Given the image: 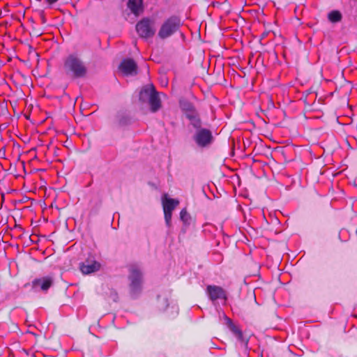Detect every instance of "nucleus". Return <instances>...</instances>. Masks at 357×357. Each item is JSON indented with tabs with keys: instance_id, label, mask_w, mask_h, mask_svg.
I'll use <instances>...</instances> for the list:
<instances>
[{
	"instance_id": "obj_1",
	"label": "nucleus",
	"mask_w": 357,
	"mask_h": 357,
	"mask_svg": "<svg viewBox=\"0 0 357 357\" xmlns=\"http://www.w3.org/2000/svg\"><path fill=\"white\" fill-rule=\"evenodd\" d=\"M63 70L68 77L73 79L85 77L88 73L84 62L76 54H69L65 59Z\"/></svg>"
},
{
	"instance_id": "obj_2",
	"label": "nucleus",
	"mask_w": 357,
	"mask_h": 357,
	"mask_svg": "<svg viewBox=\"0 0 357 357\" xmlns=\"http://www.w3.org/2000/svg\"><path fill=\"white\" fill-rule=\"evenodd\" d=\"M182 25L183 22L179 16L172 15L165 19L161 24L158 36L162 40L167 39L177 32H180Z\"/></svg>"
},
{
	"instance_id": "obj_3",
	"label": "nucleus",
	"mask_w": 357,
	"mask_h": 357,
	"mask_svg": "<svg viewBox=\"0 0 357 357\" xmlns=\"http://www.w3.org/2000/svg\"><path fill=\"white\" fill-rule=\"evenodd\" d=\"M149 98L150 109L152 112H156L161 107V100L155 87L151 84L144 87L139 92V100L144 102Z\"/></svg>"
},
{
	"instance_id": "obj_4",
	"label": "nucleus",
	"mask_w": 357,
	"mask_h": 357,
	"mask_svg": "<svg viewBox=\"0 0 357 357\" xmlns=\"http://www.w3.org/2000/svg\"><path fill=\"white\" fill-rule=\"evenodd\" d=\"M128 279L130 294L133 297H135L141 292L142 287V273L138 266L132 265L130 266Z\"/></svg>"
},
{
	"instance_id": "obj_5",
	"label": "nucleus",
	"mask_w": 357,
	"mask_h": 357,
	"mask_svg": "<svg viewBox=\"0 0 357 357\" xmlns=\"http://www.w3.org/2000/svg\"><path fill=\"white\" fill-rule=\"evenodd\" d=\"M136 31L142 38H150L155 33V20L150 17H143L136 24Z\"/></svg>"
},
{
	"instance_id": "obj_6",
	"label": "nucleus",
	"mask_w": 357,
	"mask_h": 357,
	"mask_svg": "<svg viewBox=\"0 0 357 357\" xmlns=\"http://www.w3.org/2000/svg\"><path fill=\"white\" fill-rule=\"evenodd\" d=\"M162 204L164 211V217L167 226L169 227L172 222V211L179 204V201L168 197L167 194H164L162 197Z\"/></svg>"
},
{
	"instance_id": "obj_7",
	"label": "nucleus",
	"mask_w": 357,
	"mask_h": 357,
	"mask_svg": "<svg viewBox=\"0 0 357 357\" xmlns=\"http://www.w3.org/2000/svg\"><path fill=\"white\" fill-rule=\"evenodd\" d=\"M132 123V119L128 113L125 110L116 112L112 122V128L117 130L129 126Z\"/></svg>"
},
{
	"instance_id": "obj_8",
	"label": "nucleus",
	"mask_w": 357,
	"mask_h": 357,
	"mask_svg": "<svg viewBox=\"0 0 357 357\" xmlns=\"http://www.w3.org/2000/svg\"><path fill=\"white\" fill-rule=\"evenodd\" d=\"M194 139L199 146L205 147L212 142L213 135L209 130L202 128L197 130Z\"/></svg>"
},
{
	"instance_id": "obj_9",
	"label": "nucleus",
	"mask_w": 357,
	"mask_h": 357,
	"mask_svg": "<svg viewBox=\"0 0 357 357\" xmlns=\"http://www.w3.org/2000/svg\"><path fill=\"white\" fill-rule=\"evenodd\" d=\"M218 313L220 319L222 318L224 319L225 324L236 337L238 340L247 344L248 341L244 340L242 331L236 326L234 324L232 320L230 318H229L223 311H219Z\"/></svg>"
},
{
	"instance_id": "obj_10",
	"label": "nucleus",
	"mask_w": 357,
	"mask_h": 357,
	"mask_svg": "<svg viewBox=\"0 0 357 357\" xmlns=\"http://www.w3.org/2000/svg\"><path fill=\"white\" fill-rule=\"evenodd\" d=\"M119 68L125 75H136L137 74V65L132 59H123Z\"/></svg>"
},
{
	"instance_id": "obj_11",
	"label": "nucleus",
	"mask_w": 357,
	"mask_h": 357,
	"mask_svg": "<svg viewBox=\"0 0 357 357\" xmlns=\"http://www.w3.org/2000/svg\"><path fill=\"white\" fill-rule=\"evenodd\" d=\"M206 293L209 297V298L215 302L217 300H223L225 301L227 300V294L225 291L220 287L215 285H208L206 287Z\"/></svg>"
},
{
	"instance_id": "obj_12",
	"label": "nucleus",
	"mask_w": 357,
	"mask_h": 357,
	"mask_svg": "<svg viewBox=\"0 0 357 357\" xmlns=\"http://www.w3.org/2000/svg\"><path fill=\"white\" fill-rule=\"evenodd\" d=\"M52 278L50 277L35 279L32 282V287L36 291L39 289L47 291L52 286Z\"/></svg>"
},
{
	"instance_id": "obj_13",
	"label": "nucleus",
	"mask_w": 357,
	"mask_h": 357,
	"mask_svg": "<svg viewBox=\"0 0 357 357\" xmlns=\"http://www.w3.org/2000/svg\"><path fill=\"white\" fill-rule=\"evenodd\" d=\"M101 265L96 261L86 260L80 266V270L83 274H91L100 270Z\"/></svg>"
},
{
	"instance_id": "obj_14",
	"label": "nucleus",
	"mask_w": 357,
	"mask_h": 357,
	"mask_svg": "<svg viewBox=\"0 0 357 357\" xmlns=\"http://www.w3.org/2000/svg\"><path fill=\"white\" fill-rule=\"evenodd\" d=\"M127 7L131 13L137 17L144 10L143 0H128Z\"/></svg>"
},
{
	"instance_id": "obj_15",
	"label": "nucleus",
	"mask_w": 357,
	"mask_h": 357,
	"mask_svg": "<svg viewBox=\"0 0 357 357\" xmlns=\"http://www.w3.org/2000/svg\"><path fill=\"white\" fill-rule=\"evenodd\" d=\"M180 105L187 118L191 115H193V114L197 113V111L196 110L194 105L191 102H190L187 100L181 102Z\"/></svg>"
},
{
	"instance_id": "obj_16",
	"label": "nucleus",
	"mask_w": 357,
	"mask_h": 357,
	"mask_svg": "<svg viewBox=\"0 0 357 357\" xmlns=\"http://www.w3.org/2000/svg\"><path fill=\"white\" fill-rule=\"evenodd\" d=\"M264 156H271L273 155H284L287 154L284 147L278 146L273 149H271L269 147H266L264 149V153H262Z\"/></svg>"
},
{
	"instance_id": "obj_17",
	"label": "nucleus",
	"mask_w": 357,
	"mask_h": 357,
	"mask_svg": "<svg viewBox=\"0 0 357 357\" xmlns=\"http://www.w3.org/2000/svg\"><path fill=\"white\" fill-rule=\"evenodd\" d=\"M328 20L331 23H337L342 21V15L340 11L337 10H333L328 13Z\"/></svg>"
},
{
	"instance_id": "obj_18",
	"label": "nucleus",
	"mask_w": 357,
	"mask_h": 357,
	"mask_svg": "<svg viewBox=\"0 0 357 357\" xmlns=\"http://www.w3.org/2000/svg\"><path fill=\"white\" fill-rule=\"evenodd\" d=\"M190 121L191 125L197 129H199L202 126V121L199 118L198 112L188 117Z\"/></svg>"
},
{
	"instance_id": "obj_19",
	"label": "nucleus",
	"mask_w": 357,
	"mask_h": 357,
	"mask_svg": "<svg viewBox=\"0 0 357 357\" xmlns=\"http://www.w3.org/2000/svg\"><path fill=\"white\" fill-rule=\"evenodd\" d=\"M169 306L168 300L165 297H158V307L160 310H166Z\"/></svg>"
},
{
	"instance_id": "obj_20",
	"label": "nucleus",
	"mask_w": 357,
	"mask_h": 357,
	"mask_svg": "<svg viewBox=\"0 0 357 357\" xmlns=\"http://www.w3.org/2000/svg\"><path fill=\"white\" fill-rule=\"evenodd\" d=\"M180 218L185 225H188L190 222V216L187 212L185 208H183L180 212Z\"/></svg>"
},
{
	"instance_id": "obj_21",
	"label": "nucleus",
	"mask_w": 357,
	"mask_h": 357,
	"mask_svg": "<svg viewBox=\"0 0 357 357\" xmlns=\"http://www.w3.org/2000/svg\"><path fill=\"white\" fill-rule=\"evenodd\" d=\"M167 310V314H169V317H174L178 314V307L176 305H172Z\"/></svg>"
},
{
	"instance_id": "obj_22",
	"label": "nucleus",
	"mask_w": 357,
	"mask_h": 357,
	"mask_svg": "<svg viewBox=\"0 0 357 357\" xmlns=\"http://www.w3.org/2000/svg\"><path fill=\"white\" fill-rule=\"evenodd\" d=\"M20 158H18L17 165L18 166L19 168H22L23 170L25 171V163H24V161L20 160Z\"/></svg>"
},
{
	"instance_id": "obj_23",
	"label": "nucleus",
	"mask_w": 357,
	"mask_h": 357,
	"mask_svg": "<svg viewBox=\"0 0 357 357\" xmlns=\"http://www.w3.org/2000/svg\"><path fill=\"white\" fill-rule=\"evenodd\" d=\"M32 32H33V34L36 36H39L42 34V32L40 30L36 29L35 28L33 29Z\"/></svg>"
},
{
	"instance_id": "obj_24",
	"label": "nucleus",
	"mask_w": 357,
	"mask_h": 357,
	"mask_svg": "<svg viewBox=\"0 0 357 357\" xmlns=\"http://www.w3.org/2000/svg\"><path fill=\"white\" fill-rule=\"evenodd\" d=\"M249 159H250V160L252 161V164H255V163H260L261 164V161H259V160L256 159V158L255 157H252V158H248Z\"/></svg>"
},
{
	"instance_id": "obj_25",
	"label": "nucleus",
	"mask_w": 357,
	"mask_h": 357,
	"mask_svg": "<svg viewBox=\"0 0 357 357\" xmlns=\"http://www.w3.org/2000/svg\"><path fill=\"white\" fill-rule=\"evenodd\" d=\"M6 154V148L2 146L0 149V156H3Z\"/></svg>"
},
{
	"instance_id": "obj_26",
	"label": "nucleus",
	"mask_w": 357,
	"mask_h": 357,
	"mask_svg": "<svg viewBox=\"0 0 357 357\" xmlns=\"http://www.w3.org/2000/svg\"><path fill=\"white\" fill-rule=\"evenodd\" d=\"M268 35V31H264L261 34V39H263V38H265Z\"/></svg>"
},
{
	"instance_id": "obj_27",
	"label": "nucleus",
	"mask_w": 357,
	"mask_h": 357,
	"mask_svg": "<svg viewBox=\"0 0 357 357\" xmlns=\"http://www.w3.org/2000/svg\"><path fill=\"white\" fill-rule=\"evenodd\" d=\"M58 0H46V1L49 3V4H53L54 3H56Z\"/></svg>"
},
{
	"instance_id": "obj_28",
	"label": "nucleus",
	"mask_w": 357,
	"mask_h": 357,
	"mask_svg": "<svg viewBox=\"0 0 357 357\" xmlns=\"http://www.w3.org/2000/svg\"><path fill=\"white\" fill-rule=\"evenodd\" d=\"M32 151V150H29L28 152H26V153H30Z\"/></svg>"
}]
</instances>
